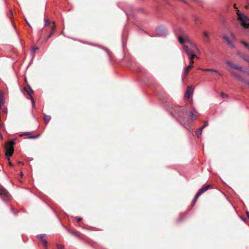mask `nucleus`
<instances>
[{
	"mask_svg": "<svg viewBox=\"0 0 249 249\" xmlns=\"http://www.w3.org/2000/svg\"><path fill=\"white\" fill-rule=\"evenodd\" d=\"M237 20L240 25L245 29L249 28V17L244 13L237 10L236 12Z\"/></svg>",
	"mask_w": 249,
	"mask_h": 249,
	"instance_id": "nucleus-1",
	"label": "nucleus"
},
{
	"mask_svg": "<svg viewBox=\"0 0 249 249\" xmlns=\"http://www.w3.org/2000/svg\"><path fill=\"white\" fill-rule=\"evenodd\" d=\"M180 36L178 37V40L183 46L184 42L189 43L191 46L193 47L197 51L199 52V50L197 45L195 43L193 42L188 37L186 33L182 30H180Z\"/></svg>",
	"mask_w": 249,
	"mask_h": 249,
	"instance_id": "nucleus-2",
	"label": "nucleus"
},
{
	"mask_svg": "<svg viewBox=\"0 0 249 249\" xmlns=\"http://www.w3.org/2000/svg\"><path fill=\"white\" fill-rule=\"evenodd\" d=\"M183 48L189 59H194L195 58L198 59V57L195 54L194 52L187 46L183 45Z\"/></svg>",
	"mask_w": 249,
	"mask_h": 249,
	"instance_id": "nucleus-3",
	"label": "nucleus"
},
{
	"mask_svg": "<svg viewBox=\"0 0 249 249\" xmlns=\"http://www.w3.org/2000/svg\"><path fill=\"white\" fill-rule=\"evenodd\" d=\"M211 185H207L205 186H203L201 188H200L196 195L193 201V205H194L196 202V201L197 199L199 197V196L202 194L204 192L206 191L207 190H208L209 188H210Z\"/></svg>",
	"mask_w": 249,
	"mask_h": 249,
	"instance_id": "nucleus-4",
	"label": "nucleus"
},
{
	"mask_svg": "<svg viewBox=\"0 0 249 249\" xmlns=\"http://www.w3.org/2000/svg\"><path fill=\"white\" fill-rule=\"evenodd\" d=\"M211 185H207L205 186H203L201 188H200L196 195L193 201V205H194L196 202V201L197 199L199 197V196L202 194L204 192L206 191L207 190H208L209 188H210Z\"/></svg>",
	"mask_w": 249,
	"mask_h": 249,
	"instance_id": "nucleus-5",
	"label": "nucleus"
},
{
	"mask_svg": "<svg viewBox=\"0 0 249 249\" xmlns=\"http://www.w3.org/2000/svg\"><path fill=\"white\" fill-rule=\"evenodd\" d=\"M0 197L6 201L11 199V196L3 187L0 186Z\"/></svg>",
	"mask_w": 249,
	"mask_h": 249,
	"instance_id": "nucleus-6",
	"label": "nucleus"
},
{
	"mask_svg": "<svg viewBox=\"0 0 249 249\" xmlns=\"http://www.w3.org/2000/svg\"><path fill=\"white\" fill-rule=\"evenodd\" d=\"M156 31L157 35L160 36H164L167 34V29L163 26L158 27Z\"/></svg>",
	"mask_w": 249,
	"mask_h": 249,
	"instance_id": "nucleus-7",
	"label": "nucleus"
},
{
	"mask_svg": "<svg viewBox=\"0 0 249 249\" xmlns=\"http://www.w3.org/2000/svg\"><path fill=\"white\" fill-rule=\"evenodd\" d=\"M15 144V140L9 141L5 145L6 151L9 153H13L14 148L13 146Z\"/></svg>",
	"mask_w": 249,
	"mask_h": 249,
	"instance_id": "nucleus-8",
	"label": "nucleus"
},
{
	"mask_svg": "<svg viewBox=\"0 0 249 249\" xmlns=\"http://www.w3.org/2000/svg\"><path fill=\"white\" fill-rule=\"evenodd\" d=\"M45 237H46L45 234H39V235H37V237L40 239L43 246L45 248H47V245H48V242H47L46 239H45Z\"/></svg>",
	"mask_w": 249,
	"mask_h": 249,
	"instance_id": "nucleus-9",
	"label": "nucleus"
},
{
	"mask_svg": "<svg viewBox=\"0 0 249 249\" xmlns=\"http://www.w3.org/2000/svg\"><path fill=\"white\" fill-rule=\"evenodd\" d=\"M232 74L240 81H242V82L246 84L249 87V82L246 79L243 78L242 76H241L240 75L238 74H236L234 72H232Z\"/></svg>",
	"mask_w": 249,
	"mask_h": 249,
	"instance_id": "nucleus-10",
	"label": "nucleus"
},
{
	"mask_svg": "<svg viewBox=\"0 0 249 249\" xmlns=\"http://www.w3.org/2000/svg\"><path fill=\"white\" fill-rule=\"evenodd\" d=\"M227 64L231 68H234V69L237 70L241 71H243V68L242 67L235 65L232 62H231L230 61H227Z\"/></svg>",
	"mask_w": 249,
	"mask_h": 249,
	"instance_id": "nucleus-11",
	"label": "nucleus"
},
{
	"mask_svg": "<svg viewBox=\"0 0 249 249\" xmlns=\"http://www.w3.org/2000/svg\"><path fill=\"white\" fill-rule=\"evenodd\" d=\"M193 90L191 87H188L185 92V97L186 98H189L193 94Z\"/></svg>",
	"mask_w": 249,
	"mask_h": 249,
	"instance_id": "nucleus-12",
	"label": "nucleus"
},
{
	"mask_svg": "<svg viewBox=\"0 0 249 249\" xmlns=\"http://www.w3.org/2000/svg\"><path fill=\"white\" fill-rule=\"evenodd\" d=\"M197 114H198V112H197V111L195 109L193 108L192 111L190 112V118H191V119L192 121L195 120L196 118Z\"/></svg>",
	"mask_w": 249,
	"mask_h": 249,
	"instance_id": "nucleus-13",
	"label": "nucleus"
},
{
	"mask_svg": "<svg viewBox=\"0 0 249 249\" xmlns=\"http://www.w3.org/2000/svg\"><path fill=\"white\" fill-rule=\"evenodd\" d=\"M238 54L243 59L249 63V55H247L244 54H241L240 53H238Z\"/></svg>",
	"mask_w": 249,
	"mask_h": 249,
	"instance_id": "nucleus-14",
	"label": "nucleus"
},
{
	"mask_svg": "<svg viewBox=\"0 0 249 249\" xmlns=\"http://www.w3.org/2000/svg\"><path fill=\"white\" fill-rule=\"evenodd\" d=\"M24 89L27 92V93L29 95H31V94L33 92V90L30 87L24 88Z\"/></svg>",
	"mask_w": 249,
	"mask_h": 249,
	"instance_id": "nucleus-15",
	"label": "nucleus"
},
{
	"mask_svg": "<svg viewBox=\"0 0 249 249\" xmlns=\"http://www.w3.org/2000/svg\"><path fill=\"white\" fill-rule=\"evenodd\" d=\"M13 153H11L6 151V156L8 160H10V157H11ZM9 164L10 165L12 166V164L10 161H9Z\"/></svg>",
	"mask_w": 249,
	"mask_h": 249,
	"instance_id": "nucleus-16",
	"label": "nucleus"
},
{
	"mask_svg": "<svg viewBox=\"0 0 249 249\" xmlns=\"http://www.w3.org/2000/svg\"><path fill=\"white\" fill-rule=\"evenodd\" d=\"M202 130H203L202 128L200 127L199 129H198L196 131V135L197 137H199L201 135Z\"/></svg>",
	"mask_w": 249,
	"mask_h": 249,
	"instance_id": "nucleus-17",
	"label": "nucleus"
},
{
	"mask_svg": "<svg viewBox=\"0 0 249 249\" xmlns=\"http://www.w3.org/2000/svg\"><path fill=\"white\" fill-rule=\"evenodd\" d=\"M192 67H193V66L189 65L185 68L184 71L185 75L187 74L188 72L189 71L190 69L192 68Z\"/></svg>",
	"mask_w": 249,
	"mask_h": 249,
	"instance_id": "nucleus-18",
	"label": "nucleus"
},
{
	"mask_svg": "<svg viewBox=\"0 0 249 249\" xmlns=\"http://www.w3.org/2000/svg\"><path fill=\"white\" fill-rule=\"evenodd\" d=\"M44 121H45V123H47L51 120V116L49 115H47L44 114Z\"/></svg>",
	"mask_w": 249,
	"mask_h": 249,
	"instance_id": "nucleus-19",
	"label": "nucleus"
},
{
	"mask_svg": "<svg viewBox=\"0 0 249 249\" xmlns=\"http://www.w3.org/2000/svg\"><path fill=\"white\" fill-rule=\"evenodd\" d=\"M182 109L180 107L178 108V111L177 112V115L178 116V117H180L183 115V112L181 111Z\"/></svg>",
	"mask_w": 249,
	"mask_h": 249,
	"instance_id": "nucleus-20",
	"label": "nucleus"
},
{
	"mask_svg": "<svg viewBox=\"0 0 249 249\" xmlns=\"http://www.w3.org/2000/svg\"><path fill=\"white\" fill-rule=\"evenodd\" d=\"M55 30V27H52L51 29V31L50 32V35L48 36L47 40L49 39V38L52 36V35L53 34L54 31Z\"/></svg>",
	"mask_w": 249,
	"mask_h": 249,
	"instance_id": "nucleus-21",
	"label": "nucleus"
},
{
	"mask_svg": "<svg viewBox=\"0 0 249 249\" xmlns=\"http://www.w3.org/2000/svg\"><path fill=\"white\" fill-rule=\"evenodd\" d=\"M221 96L222 98H228L229 95L227 94L224 93L223 92L221 93Z\"/></svg>",
	"mask_w": 249,
	"mask_h": 249,
	"instance_id": "nucleus-22",
	"label": "nucleus"
},
{
	"mask_svg": "<svg viewBox=\"0 0 249 249\" xmlns=\"http://www.w3.org/2000/svg\"><path fill=\"white\" fill-rule=\"evenodd\" d=\"M203 36L204 37L207 39H209V35H208V33L207 32H204L203 33Z\"/></svg>",
	"mask_w": 249,
	"mask_h": 249,
	"instance_id": "nucleus-23",
	"label": "nucleus"
},
{
	"mask_svg": "<svg viewBox=\"0 0 249 249\" xmlns=\"http://www.w3.org/2000/svg\"><path fill=\"white\" fill-rule=\"evenodd\" d=\"M227 43L228 44V45L231 48H234V44L231 42V41H230V40L229 39V41H227Z\"/></svg>",
	"mask_w": 249,
	"mask_h": 249,
	"instance_id": "nucleus-24",
	"label": "nucleus"
},
{
	"mask_svg": "<svg viewBox=\"0 0 249 249\" xmlns=\"http://www.w3.org/2000/svg\"><path fill=\"white\" fill-rule=\"evenodd\" d=\"M241 43L242 44H243L247 48L249 49V45L247 43H246L245 41H241Z\"/></svg>",
	"mask_w": 249,
	"mask_h": 249,
	"instance_id": "nucleus-25",
	"label": "nucleus"
},
{
	"mask_svg": "<svg viewBox=\"0 0 249 249\" xmlns=\"http://www.w3.org/2000/svg\"><path fill=\"white\" fill-rule=\"evenodd\" d=\"M37 50H38V47H33V48H32V49L31 53H32V54H33V53H35V52Z\"/></svg>",
	"mask_w": 249,
	"mask_h": 249,
	"instance_id": "nucleus-26",
	"label": "nucleus"
},
{
	"mask_svg": "<svg viewBox=\"0 0 249 249\" xmlns=\"http://www.w3.org/2000/svg\"><path fill=\"white\" fill-rule=\"evenodd\" d=\"M30 132H24L21 134H20V137H22V136H28Z\"/></svg>",
	"mask_w": 249,
	"mask_h": 249,
	"instance_id": "nucleus-27",
	"label": "nucleus"
},
{
	"mask_svg": "<svg viewBox=\"0 0 249 249\" xmlns=\"http://www.w3.org/2000/svg\"><path fill=\"white\" fill-rule=\"evenodd\" d=\"M56 249H64V247L63 245H59L56 244Z\"/></svg>",
	"mask_w": 249,
	"mask_h": 249,
	"instance_id": "nucleus-28",
	"label": "nucleus"
},
{
	"mask_svg": "<svg viewBox=\"0 0 249 249\" xmlns=\"http://www.w3.org/2000/svg\"><path fill=\"white\" fill-rule=\"evenodd\" d=\"M45 26H47L49 25H50V21L48 19H46L45 20Z\"/></svg>",
	"mask_w": 249,
	"mask_h": 249,
	"instance_id": "nucleus-29",
	"label": "nucleus"
},
{
	"mask_svg": "<svg viewBox=\"0 0 249 249\" xmlns=\"http://www.w3.org/2000/svg\"><path fill=\"white\" fill-rule=\"evenodd\" d=\"M211 72H214V73H217L218 75H221V74L220 72H219L215 70L211 69Z\"/></svg>",
	"mask_w": 249,
	"mask_h": 249,
	"instance_id": "nucleus-30",
	"label": "nucleus"
},
{
	"mask_svg": "<svg viewBox=\"0 0 249 249\" xmlns=\"http://www.w3.org/2000/svg\"><path fill=\"white\" fill-rule=\"evenodd\" d=\"M38 137H39V135H36V136H30V137H28V138L29 139H33L37 138Z\"/></svg>",
	"mask_w": 249,
	"mask_h": 249,
	"instance_id": "nucleus-31",
	"label": "nucleus"
},
{
	"mask_svg": "<svg viewBox=\"0 0 249 249\" xmlns=\"http://www.w3.org/2000/svg\"><path fill=\"white\" fill-rule=\"evenodd\" d=\"M223 39L226 40L227 42L229 41V40L230 39L229 37L228 36H223Z\"/></svg>",
	"mask_w": 249,
	"mask_h": 249,
	"instance_id": "nucleus-32",
	"label": "nucleus"
},
{
	"mask_svg": "<svg viewBox=\"0 0 249 249\" xmlns=\"http://www.w3.org/2000/svg\"><path fill=\"white\" fill-rule=\"evenodd\" d=\"M208 125V123L207 122H205L204 123L203 125L200 127L202 128V129H203L204 127H206Z\"/></svg>",
	"mask_w": 249,
	"mask_h": 249,
	"instance_id": "nucleus-33",
	"label": "nucleus"
},
{
	"mask_svg": "<svg viewBox=\"0 0 249 249\" xmlns=\"http://www.w3.org/2000/svg\"><path fill=\"white\" fill-rule=\"evenodd\" d=\"M30 99H31V102H32V106L34 107H35V101H34V99H33V98L32 97H31Z\"/></svg>",
	"mask_w": 249,
	"mask_h": 249,
	"instance_id": "nucleus-34",
	"label": "nucleus"
},
{
	"mask_svg": "<svg viewBox=\"0 0 249 249\" xmlns=\"http://www.w3.org/2000/svg\"><path fill=\"white\" fill-rule=\"evenodd\" d=\"M190 60V65L193 66V64L194 63L193 59H189Z\"/></svg>",
	"mask_w": 249,
	"mask_h": 249,
	"instance_id": "nucleus-35",
	"label": "nucleus"
},
{
	"mask_svg": "<svg viewBox=\"0 0 249 249\" xmlns=\"http://www.w3.org/2000/svg\"><path fill=\"white\" fill-rule=\"evenodd\" d=\"M198 70H201L202 71H207V69H202V68H199Z\"/></svg>",
	"mask_w": 249,
	"mask_h": 249,
	"instance_id": "nucleus-36",
	"label": "nucleus"
},
{
	"mask_svg": "<svg viewBox=\"0 0 249 249\" xmlns=\"http://www.w3.org/2000/svg\"><path fill=\"white\" fill-rule=\"evenodd\" d=\"M26 23H27V24L28 25V26H29L30 28H31V25H30V24L28 22V21L27 20H26Z\"/></svg>",
	"mask_w": 249,
	"mask_h": 249,
	"instance_id": "nucleus-37",
	"label": "nucleus"
},
{
	"mask_svg": "<svg viewBox=\"0 0 249 249\" xmlns=\"http://www.w3.org/2000/svg\"><path fill=\"white\" fill-rule=\"evenodd\" d=\"M246 215H247L248 218L249 219V212H246Z\"/></svg>",
	"mask_w": 249,
	"mask_h": 249,
	"instance_id": "nucleus-38",
	"label": "nucleus"
},
{
	"mask_svg": "<svg viewBox=\"0 0 249 249\" xmlns=\"http://www.w3.org/2000/svg\"><path fill=\"white\" fill-rule=\"evenodd\" d=\"M233 7H234V8L236 10V11L238 10V8L236 7L235 4H234Z\"/></svg>",
	"mask_w": 249,
	"mask_h": 249,
	"instance_id": "nucleus-39",
	"label": "nucleus"
},
{
	"mask_svg": "<svg viewBox=\"0 0 249 249\" xmlns=\"http://www.w3.org/2000/svg\"><path fill=\"white\" fill-rule=\"evenodd\" d=\"M231 36L233 39H235V36L232 33H231Z\"/></svg>",
	"mask_w": 249,
	"mask_h": 249,
	"instance_id": "nucleus-40",
	"label": "nucleus"
},
{
	"mask_svg": "<svg viewBox=\"0 0 249 249\" xmlns=\"http://www.w3.org/2000/svg\"><path fill=\"white\" fill-rule=\"evenodd\" d=\"M249 7V5H245V9H248Z\"/></svg>",
	"mask_w": 249,
	"mask_h": 249,
	"instance_id": "nucleus-41",
	"label": "nucleus"
},
{
	"mask_svg": "<svg viewBox=\"0 0 249 249\" xmlns=\"http://www.w3.org/2000/svg\"><path fill=\"white\" fill-rule=\"evenodd\" d=\"M81 220H82V218L79 217V218H78L77 219V221H78V222H80V221H81Z\"/></svg>",
	"mask_w": 249,
	"mask_h": 249,
	"instance_id": "nucleus-42",
	"label": "nucleus"
},
{
	"mask_svg": "<svg viewBox=\"0 0 249 249\" xmlns=\"http://www.w3.org/2000/svg\"><path fill=\"white\" fill-rule=\"evenodd\" d=\"M0 139H2V135L1 134V133L0 132Z\"/></svg>",
	"mask_w": 249,
	"mask_h": 249,
	"instance_id": "nucleus-43",
	"label": "nucleus"
},
{
	"mask_svg": "<svg viewBox=\"0 0 249 249\" xmlns=\"http://www.w3.org/2000/svg\"><path fill=\"white\" fill-rule=\"evenodd\" d=\"M211 69H207V71H211Z\"/></svg>",
	"mask_w": 249,
	"mask_h": 249,
	"instance_id": "nucleus-44",
	"label": "nucleus"
},
{
	"mask_svg": "<svg viewBox=\"0 0 249 249\" xmlns=\"http://www.w3.org/2000/svg\"><path fill=\"white\" fill-rule=\"evenodd\" d=\"M71 233H72L74 235L76 236H78L76 234H74L73 233V232H71Z\"/></svg>",
	"mask_w": 249,
	"mask_h": 249,
	"instance_id": "nucleus-45",
	"label": "nucleus"
},
{
	"mask_svg": "<svg viewBox=\"0 0 249 249\" xmlns=\"http://www.w3.org/2000/svg\"><path fill=\"white\" fill-rule=\"evenodd\" d=\"M23 175V174L22 172H21V173H20V176H22Z\"/></svg>",
	"mask_w": 249,
	"mask_h": 249,
	"instance_id": "nucleus-46",
	"label": "nucleus"
},
{
	"mask_svg": "<svg viewBox=\"0 0 249 249\" xmlns=\"http://www.w3.org/2000/svg\"><path fill=\"white\" fill-rule=\"evenodd\" d=\"M18 163L20 164H22V162H21V161H19Z\"/></svg>",
	"mask_w": 249,
	"mask_h": 249,
	"instance_id": "nucleus-47",
	"label": "nucleus"
}]
</instances>
